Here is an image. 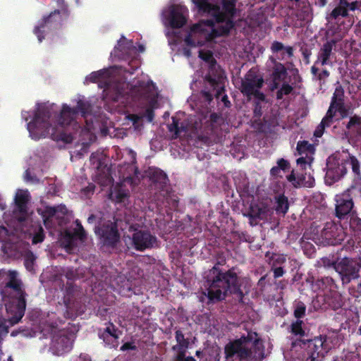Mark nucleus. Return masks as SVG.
I'll return each mask as SVG.
<instances>
[{"label": "nucleus", "instance_id": "obj_48", "mask_svg": "<svg viewBox=\"0 0 361 361\" xmlns=\"http://www.w3.org/2000/svg\"><path fill=\"white\" fill-rule=\"evenodd\" d=\"M286 178L295 188L301 187L302 185V176L296 177L294 170L291 171L290 173L286 176Z\"/></svg>", "mask_w": 361, "mask_h": 361}, {"label": "nucleus", "instance_id": "obj_22", "mask_svg": "<svg viewBox=\"0 0 361 361\" xmlns=\"http://www.w3.org/2000/svg\"><path fill=\"white\" fill-rule=\"evenodd\" d=\"M292 76L293 82L292 85H290L288 82H284L281 88L278 90L276 92V99L278 100L283 99L285 95H289L293 91V85H295L298 82H300L302 81V78L300 75L299 71L298 68H294L291 69Z\"/></svg>", "mask_w": 361, "mask_h": 361}, {"label": "nucleus", "instance_id": "obj_13", "mask_svg": "<svg viewBox=\"0 0 361 361\" xmlns=\"http://www.w3.org/2000/svg\"><path fill=\"white\" fill-rule=\"evenodd\" d=\"M235 5V0H222L223 11L221 12L226 15V20L222 22L225 23L224 25H220L218 28L212 30L214 37L227 35L234 27V22L232 18L236 13Z\"/></svg>", "mask_w": 361, "mask_h": 361}, {"label": "nucleus", "instance_id": "obj_5", "mask_svg": "<svg viewBox=\"0 0 361 361\" xmlns=\"http://www.w3.org/2000/svg\"><path fill=\"white\" fill-rule=\"evenodd\" d=\"M264 80L257 71L250 69L241 80L240 92L248 101L251 99L266 100V95L261 91Z\"/></svg>", "mask_w": 361, "mask_h": 361}, {"label": "nucleus", "instance_id": "obj_63", "mask_svg": "<svg viewBox=\"0 0 361 361\" xmlns=\"http://www.w3.org/2000/svg\"><path fill=\"white\" fill-rule=\"evenodd\" d=\"M95 190V185L93 183H89V185L82 189V192L87 195L89 193H93Z\"/></svg>", "mask_w": 361, "mask_h": 361}, {"label": "nucleus", "instance_id": "obj_11", "mask_svg": "<svg viewBox=\"0 0 361 361\" xmlns=\"http://www.w3.org/2000/svg\"><path fill=\"white\" fill-rule=\"evenodd\" d=\"M348 161L337 156L331 155L326 161L325 182L332 185L342 178L347 173Z\"/></svg>", "mask_w": 361, "mask_h": 361}, {"label": "nucleus", "instance_id": "obj_37", "mask_svg": "<svg viewBox=\"0 0 361 361\" xmlns=\"http://www.w3.org/2000/svg\"><path fill=\"white\" fill-rule=\"evenodd\" d=\"M116 334H122V331L110 322L106 324V326L105 328L99 329L98 330V336L99 338H102L103 336H112Z\"/></svg>", "mask_w": 361, "mask_h": 361}, {"label": "nucleus", "instance_id": "obj_43", "mask_svg": "<svg viewBox=\"0 0 361 361\" xmlns=\"http://www.w3.org/2000/svg\"><path fill=\"white\" fill-rule=\"evenodd\" d=\"M345 160L348 161V165L351 166L352 171L355 177L360 178V163L358 159L355 156L350 155L349 158Z\"/></svg>", "mask_w": 361, "mask_h": 361}, {"label": "nucleus", "instance_id": "obj_50", "mask_svg": "<svg viewBox=\"0 0 361 361\" xmlns=\"http://www.w3.org/2000/svg\"><path fill=\"white\" fill-rule=\"evenodd\" d=\"M55 139L57 141H62L66 144H71L73 141V136L71 133H67L66 132H61L59 133Z\"/></svg>", "mask_w": 361, "mask_h": 361}, {"label": "nucleus", "instance_id": "obj_39", "mask_svg": "<svg viewBox=\"0 0 361 361\" xmlns=\"http://www.w3.org/2000/svg\"><path fill=\"white\" fill-rule=\"evenodd\" d=\"M122 334H114L112 336H103L102 338H101L103 342L104 343V345L106 347H108L109 348H114L116 349L119 345V337L120 335Z\"/></svg>", "mask_w": 361, "mask_h": 361}, {"label": "nucleus", "instance_id": "obj_18", "mask_svg": "<svg viewBox=\"0 0 361 361\" xmlns=\"http://www.w3.org/2000/svg\"><path fill=\"white\" fill-rule=\"evenodd\" d=\"M29 202V195L27 192L18 193L15 197L16 208L13 211L15 217L18 221L23 222L26 220L27 216V203Z\"/></svg>", "mask_w": 361, "mask_h": 361}, {"label": "nucleus", "instance_id": "obj_20", "mask_svg": "<svg viewBox=\"0 0 361 361\" xmlns=\"http://www.w3.org/2000/svg\"><path fill=\"white\" fill-rule=\"evenodd\" d=\"M200 11L204 13H212L216 22H223L226 20L225 14L222 13L219 6L213 5L209 0H193Z\"/></svg>", "mask_w": 361, "mask_h": 361}, {"label": "nucleus", "instance_id": "obj_16", "mask_svg": "<svg viewBox=\"0 0 361 361\" xmlns=\"http://www.w3.org/2000/svg\"><path fill=\"white\" fill-rule=\"evenodd\" d=\"M157 243V237L147 230H136L132 235L133 246L137 251L151 249Z\"/></svg>", "mask_w": 361, "mask_h": 361}, {"label": "nucleus", "instance_id": "obj_49", "mask_svg": "<svg viewBox=\"0 0 361 361\" xmlns=\"http://www.w3.org/2000/svg\"><path fill=\"white\" fill-rule=\"evenodd\" d=\"M301 157L297 159L296 163L300 166L302 169H306L307 165H310L314 160L313 156L300 155Z\"/></svg>", "mask_w": 361, "mask_h": 361}, {"label": "nucleus", "instance_id": "obj_58", "mask_svg": "<svg viewBox=\"0 0 361 361\" xmlns=\"http://www.w3.org/2000/svg\"><path fill=\"white\" fill-rule=\"evenodd\" d=\"M144 117H145L148 122H152L154 118V111L152 106L147 107L143 115Z\"/></svg>", "mask_w": 361, "mask_h": 361}, {"label": "nucleus", "instance_id": "obj_24", "mask_svg": "<svg viewBox=\"0 0 361 361\" xmlns=\"http://www.w3.org/2000/svg\"><path fill=\"white\" fill-rule=\"evenodd\" d=\"M334 41H328L324 43L320 49L319 54L315 64L320 63L322 66L326 65L332 52Z\"/></svg>", "mask_w": 361, "mask_h": 361}, {"label": "nucleus", "instance_id": "obj_40", "mask_svg": "<svg viewBox=\"0 0 361 361\" xmlns=\"http://www.w3.org/2000/svg\"><path fill=\"white\" fill-rule=\"evenodd\" d=\"M74 111H75V114L78 115L79 113L82 114V116H85V115L90 110V104L89 102L83 100L79 99L77 102V105L75 107L72 108Z\"/></svg>", "mask_w": 361, "mask_h": 361}, {"label": "nucleus", "instance_id": "obj_17", "mask_svg": "<svg viewBox=\"0 0 361 361\" xmlns=\"http://www.w3.org/2000/svg\"><path fill=\"white\" fill-rule=\"evenodd\" d=\"M147 176L151 181V187L158 190L160 194L166 189L170 188L167 175L160 169L150 167L147 171Z\"/></svg>", "mask_w": 361, "mask_h": 361}, {"label": "nucleus", "instance_id": "obj_30", "mask_svg": "<svg viewBox=\"0 0 361 361\" xmlns=\"http://www.w3.org/2000/svg\"><path fill=\"white\" fill-rule=\"evenodd\" d=\"M171 120L172 122L168 125V130L169 132L173 133L172 138L176 139L182 132H185L186 130V128L183 123L180 126L179 119L176 116H173Z\"/></svg>", "mask_w": 361, "mask_h": 361}, {"label": "nucleus", "instance_id": "obj_9", "mask_svg": "<svg viewBox=\"0 0 361 361\" xmlns=\"http://www.w3.org/2000/svg\"><path fill=\"white\" fill-rule=\"evenodd\" d=\"M354 188L338 193L334 197L335 216L338 219H344L356 211L354 210Z\"/></svg>", "mask_w": 361, "mask_h": 361}, {"label": "nucleus", "instance_id": "obj_25", "mask_svg": "<svg viewBox=\"0 0 361 361\" xmlns=\"http://www.w3.org/2000/svg\"><path fill=\"white\" fill-rule=\"evenodd\" d=\"M334 116L331 113V109L329 108L325 116L322 118L321 123L317 127L314 132V136L316 137H321L325 130L326 128H329L334 122Z\"/></svg>", "mask_w": 361, "mask_h": 361}, {"label": "nucleus", "instance_id": "obj_28", "mask_svg": "<svg viewBox=\"0 0 361 361\" xmlns=\"http://www.w3.org/2000/svg\"><path fill=\"white\" fill-rule=\"evenodd\" d=\"M345 128L355 136L361 137V116L356 114L350 116Z\"/></svg>", "mask_w": 361, "mask_h": 361}, {"label": "nucleus", "instance_id": "obj_8", "mask_svg": "<svg viewBox=\"0 0 361 361\" xmlns=\"http://www.w3.org/2000/svg\"><path fill=\"white\" fill-rule=\"evenodd\" d=\"M114 219V221H108L94 228L95 233L99 236L104 246L111 249L117 247L121 239L118 219L115 218Z\"/></svg>", "mask_w": 361, "mask_h": 361}, {"label": "nucleus", "instance_id": "obj_38", "mask_svg": "<svg viewBox=\"0 0 361 361\" xmlns=\"http://www.w3.org/2000/svg\"><path fill=\"white\" fill-rule=\"evenodd\" d=\"M340 16L343 18L348 16V6L337 5L329 14L328 19L336 20Z\"/></svg>", "mask_w": 361, "mask_h": 361}, {"label": "nucleus", "instance_id": "obj_14", "mask_svg": "<svg viewBox=\"0 0 361 361\" xmlns=\"http://www.w3.org/2000/svg\"><path fill=\"white\" fill-rule=\"evenodd\" d=\"M202 59L204 61H209L211 59L208 72L204 77V80L214 90H216V96H219L221 94V90H223V87H220V84L224 79V71L217 64L216 61L212 58V55L202 57Z\"/></svg>", "mask_w": 361, "mask_h": 361}, {"label": "nucleus", "instance_id": "obj_4", "mask_svg": "<svg viewBox=\"0 0 361 361\" xmlns=\"http://www.w3.org/2000/svg\"><path fill=\"white\" fill-rule=\"evenodd\" d=\"M299 345L305 351L306 361H322L333 347V339L326 335H319L310 339H299L293 343Z\"/></svg>", "mask_w": 361, "mask_h": 361}, {"label": "nucleus", "instance_id": "obj_45", "mask_svg": "<svg viewBox=\"0 0 361 361\" xmlns=\"http://www.w3.org/2000/svg\"><path fill=\"white\" fill-rule=\"evenodd\" d=\"M303 322L300 319H297L293 322L290 325L291 333L295 336L302 337L305 336V331L302 328Z\"/></svg>", "mask_w": 361, "mask_h": 361}, {"label": "nucleus", "instance_id": "obj_23", "mask_svg": "<svg viewBox=\"0 0 361 361\" xmlns=\"http://www.w3.org/2000/svg\"><path fill=\"white\" fill-rule=\"evenodd\" d=\"M244 215L249 218L251 226H256L259 221L263 220L266 217V210L259 206L257 204H250L248 210Z\"/></svg>", "mask_w": 361, "mask_h": 361}, {"label": "nucleus", "instance_id": "obj_56", "mask_svg": "<svg viewBox=\"0 0 361 361\" xmlns=\"http://www.w3.org/2000/svg\"><path fill=\"white\" fill-rule=\"evenodd\" d=\"M59 10L61 11V15L68 16V5L65 2V0H56Z\"/></svg>", "mask_w": 361, "mask_h": 361}, {"label": "nucleus", "instance_id": "obj_61", "mask_svg": "<svg viewBox=\"0 0 361 361\" xmlns=\"http://www.w3.org/2000/svg\"><path fill=\"white\" fill-rule=\"evenodd\" d=\"M201 95L204 98V99L209 103L213 100V94L209 91L202 90Z\"/></svg>", "mask_w": 361, "mask_h": 361}, {"label": "nucleus", "instance_id": "obj_55", "mask_svg": "<svg viewBox=\"0 0 361 361\" xmlns=\"http://www.w3.org/2000/svg\"><path fill=\"white\" fill-rule=\"evenodd\" d=\"M277 166L281 171L286 172L290 169V164L288 160H286L283 158H281L277 160Z\"/></svg>", "mask_w": 361, "mask_h": 361}, {"label": "nucleus", "instance_id": "obj_33", "mask_svg": "<svg viewBox=\"0 0 361 361\" xmlns=\"http://www.w3.org/2000/svg\"><path fill=\"white\" fill-rule=\"evenodd\" d=\"M175 338L178 344L172 347L173 350L178 352L179 350H186L188 348L189 340L185 338L184 334L180 330L176 331Z\"/></svg>", "mask_w": 361, "mask_h": 361}, {"label": "nucleus", "instance_id": "obj_52", "mask_svg": "<svg viewBox=\"0 0 361 361\" xmlns=\"http://www.w3.org/2000/svg\"><path fill=\"white\" fill-rule=\"evenodd\" d=\"M45 235L44 232V229L42 226H39L38 228V230L34 234L32 237V243L33 244H37L39 243H42L44 239Z\"/></svg>", "mask_w": 361, "mask_h": 361}, {"label": "nucleus", "instance_id": "obj_12", "mask_svg": "<svg viewBox=\"0 0 361 361\" xmlns=\"http://www.w3.org/2000/svg\"><path fill=\"white\" fill-rule=\"evenodd\" d=\"M62 24V18L60 10H54L48 16H44L39 21L38 25L34 29V33L37 37L39 42L44 39V32L46 30H51L59 28Z\"/></svg>", "mask_w": 361, "mask_h": 361}, {"label": "nucleus", "instance_id": "obj_46", "mask_svg": "<svg viewBox=\"0 0 361 361\" xmlns=\"http://www.w3.org/2000/svg\"><path fill=\"white\" fill-rule=\"evenodd\" d=\"M286 262V257L283 255L273 254L269 258V264L270 267H282Z\"/></svg>", "mask_w": 361, "mask_h": 361}, {"label": "nucleus", "instance_id": "obj_36", "mask_svg": "<svg viewBox=\"0 0 361 361\" xmlns=\"http://www.w3.org/2000/svg\"><path fill=\"white\" fill-rule=\"evenodd\" d=\"M282 50H285L289 58L293 56V48L290 46L285 47L283 44L279 41H274L271 46V51L273 54H277Z\"/></svg>", "mask_w": 361, "mask_h": 361}, {"label": "nucleus", "instance_id": "obj_3", "mask_svg": "<svg viewBox=\"0 0 361 361\" xmlns=\"http://www.w3.org/2000/svg\"><path fill=\"white\" fill-rule=\"evenodd\" d=\"M224 354L230 361H262L265 357L262 340L255 332L230 341L225 345Z\"/></svg>", "mask_w": 361, "mask_h": 361}, {"label": "nucleus", "instance_id": "obj_31", "mask_svg": "<svg viewBox=\"0 0 361 361\" xmlns=\"http://www.w3.org/2000/svg\"><path fill=\"white\" fill-rule=\"evenodd\" d=\"M350 216L349 226L350 231L355 236L361 239V219L357 216V212H354Z\"/></svg>", "mask_w": 361, "mask_h": 361}, {"label": "nucleus", "instance_id": "obj_53", "mask_svg": "<svg viewBox=\"0 0 361 361\" xmlns=\"http://www.w3.org/2000/svg\"><path fill=\"white\" fill-rule=\"evenodd\" d=\"M105 71L100 70L98 71L92 72L88 76V80L90 82L95 83L100 80L104 77Z\"/></svg>", "mask_w": 361, "mask_h": 361}, {"label": "nucleus", "instance_id": "obj_60", "mask_svg": "<svg viewBox=\"0 0 361 361\" xmlns=\"http://www.w3.org/2000/svg\"><path fill=\"white\" fill-rule=\"evenodd\" d=\"M137 346L135 345V343L133 341L126 342V343H123L120 348V350H121V351H126V350H137Z\"/></svg>", "mask_w": 361, "mask_h": 361}, {"label": "nucleus", "instance_id": "obj_27", "mask_svg": "<svg viewBox=\"0 0 361 361\" xmlns=\"http://www.w3.org/2000/svg\"><path fill=\"white\" fill-rule=\"evenodd\" d=\"M275 210L276 214L285 215L289 209L288 197L284 194H280L275 197Z\"/></svg>", "mask_w": 361, "mask_h": 361}, {"label": "nucleus", "instance_id": "obj_32", "mask_svg": "<svg viewBox=\"0 0 361 361\" xmlns=\"http://www.w3.org/2000/svg\"><path fill=\"white\" fill-rule=\"evenodd\" d=\"M166 202L165 207H169L171 209H176L178 205V200L177 197L171 191V188L166 189L160 194Z\"/></svg>", "mask_w": 361, "mask_h": 361}, {"label": "nucleus", "instance_id": "obj_47", "mask_svg": "<svg viewBox=\"0 0 361 361\" xmlns=\"http://www.w3.org/2000/svg\"><path fill=\"white\" fill-rule=\"evenodd\" d=\"M36 259V257L34 253L31 251H28L24 256V265L27 270L32 271L34 270V263Z\"/></svg>", "mask_w": 361, "mask_h": 361}, {"label": "nucleus", "instance_id": "obj_64", "mask_svg": "<svg viewBox=\"0 0 361 361\" xmlns=\"http://www.w3.org/2000/svg\"><path fill=\"white\" fill-rule=\"evenodd\" d=\"M322 262L325 267H333L334 268V264L337 262V260L334 261L329 258L324 257L322 258Z\"/></svg>", "mask_w": 361, "mask_h": 361}, {"label": "nucleus", "instance_id": "obj_6", "mask_svg": "<svg viewBox=\"0 0 361 361\" xmlns=\"http://www.w3.org/2000/svg\"><path fill=\"white\" fill-rule=\"evenodd\" d=\"M334 269L338 273L343 284H348L360 277L361 258L343 257L337 259Z\"/></svg>", "mask_w": 361, "mask_h": 361}, {"label": "nucleus", "instance_id": "obj_34", "mask_svg": "<svg viewBox=\"0 0 361 361\" xmlns=\"http://www.w3.org/2000/svg\"><path fill=\"white\" fill-rule=\"evenodd\" d=\"M331 109L334 116L336 113H338L340 118L341 119L348 117L353 113L350 108L345 105V102L336 104Z\"/></svg>", "mask_w": 361, "mask_h": 361}, {"label": "nucleus", "instance_id": "obj_15", "mask_svg": "<svg viewBox=\"0 0 361 361\" xmlns=\"http://www.w3.org/2000/svg\"><path fill=\"white\" fill-rule=\"evenodd\" d=\"M75 223L77 227L73 231L65 230L61 234V243L68 251L73 250L77 246V240L84 241L87 238V233L81 222L76 219Z\"/></svg>", "mask_w": 361, "mask_h": 361}, {"label": "nucleus", "instance_id": "obj_57", "mask_svg": "<svg viewBox=\"0 0 361 361\" xmlns=\"http://www.w3.org/2000/svg\"><path fill=\"white\" fill-rule=\"evenodd\" d=\"M271 271L274 273V279L281 277L285 274V270L283 267H271Z\"/></svg>", "mask_w": 361, "mask_h": 361}, {"label": "nucleus", "instance_id": "obj_1", "mask_svg": "<svg viewBox=\"0 0 361 361\" xmlns=\"http://www.w3.org/2000/svg\"><path fill=\"white\" fill-rule=\"evenodd\" d=\"M223 264L224 262H217L205 277V290L203 294L208 299L207 304L223 301L230 295H235V299L242 302L244 293L239 277L234 267L227 271L220 269L219 265Z\"/></svg>", "mask_w": 361, "mask_h": 361}, {"label": "nucleus", "instance_id": "obj_62", "mask_svg": "<svg viewBox=\"0 0 361 361\" xmlns=\"http://www.w3.org/2000/svg\"><path fill=\"white\" fill-rule=\"evenodd\" d=\"M359 4H360V3H359L357 1H352V2L348 1V11L349 10L354 11L356 9H359V7H358Z\"/></svg>", "mask_w": 361, "mask_h": 361}, {"label": "nucleus", "instance_id": "obj_51", "mask_svg": "<svg viewBox=\"0 0 361 361\" xmlns=\"http://www.w3.org/2000/svg\"><path fill=\"white\" fill-rule=\"evenodd\" d=\"M262 102V100L254 99L253 115L255 118H260L262 116V106L261 104Z\"/></svg>", "mask_w": 361, "mask_h": 361}, {"label": "nucleus", "instance_id": "obj_7", "mask_svg": "<svg viewBox=\"0 0 361 361\" xmlns=\"http://www.w3.org/2000/svg\"><path fill=\"white\" fill-rule=\"evenodd\" d=\"M346 233L341 224L334 221L326 222L319 233L317 234V240L323 245H336L345 239Z\"/></svg>", "mask_w": 361, "mask_h": 361}, {"label": "nucleus", "instance_id": "obj_35", "mask_svg": "<svg viewBox=\"0 0 361 361\" xmlns=\"http://www.w3.org/2000/svg\"><path fill=\"white\" fill-rule=\"evenodd\" d=\"M343 102H345V92L342 85H338L335 88L329 108L332 109L336 104Z\"/></svg>", "mask_w": 361, "mask_h": 361}, {"label": "nucleus", "instance_id": "obj_29", "mask_svg": "<svg viewBox=\"0 0 361 361\" xmlns=\"http://www.w3.org/2000/svg\"><path fill=\"white\" fill-rule=\"evenodd\" d=\"M296 150L299 155L313 156L315 152V147L307 140L298 141Z\"/></svg>", "mask_w": 361, "mask_h": 361}, {"label": "nucleus", "instance_id": "obj_2", "mask_svg": "<svg viewBox=\"0 0 361 361\" xmlns=\"http://www.w3.org/2000/svg\"><path fill=\"white\" fill-rule=\"evenodd\" d=\"M54 107V104H38L33 119L27 124L30 137L33 140H38L50 134L51 119L53 116H56L58 124L62 126L71 124L75 119L77 116L75 111L67 104L63 105L60 114L57 116Z\"/></svg>", "mask_w": 361, "mask_h": 361}, {"label": "nucleus", "instance_id": "obj_26", "mask_svg": "<svg viewBox=\"0 0 361 361\" xmlns=\"http://www.w3.org/2000/svg\"><path fill=\"white\" fill-rule=\"evenodd\" d=\"M272 61L274 62L271 73L272 80L284 81L288 74L287 68L283 63L277 62L275 59Z\"/></svg>", "mask_w": 361, "mask_h": 361}, {"label": "nucleus", "instance_id": "obj_21", "mask_svg": "<svg viewBox=\"0 0 361 361\" xmlns=\"http://www.w3.org/2000/svg\"><path fill=\"white\" fill-rule=\"evenodd\" d=\"M130 192L128 189L123 188L121 185L117 184L110 191L109 198L117 203L126 205L128 204Z\"/></svg>", "mask_w": 361, "mask_h": 361}, {"label": "nucleus", "instance_id": "obj_41", "mask_svg": "<svg viewBox=\"0 0 361 361\" xmlns=\"http://www.w3.org/2000/svg\"><path fill=\"white\" fill-rule=\"evenodd\" d=\"M328 305L334 310H337L343 306L341 296L337 294L326 299Z\"/></svg>", "mask_w": 361, "mask_h": 361}, {"label": "nucleus", "instance_id": "obj_19", "mask_svg": "<svg viewBox=\"0 0 361 361\" xmlns=\"http://www.w3.org/2000/svg\"><path fill=\"white\" fill-rule=\"evenodd\" d=\"M184 12L185 8L178 5L171 6L168 20L172 28H180L186 23L187 18L184 15Z\"/></svg>", "mask_w": 361, "mask_h": 361}, {"label": "nucleus", "instance_id": "obj_54", "mask_svg": "<svg viewBox=\"0 0 361 361\" xmlns=\"http://www.w3.org/2000/svg\"><path fill=\"white\" fill-rule=\"evenodd\" d=\"M174 361H196L192 356H185V350H179L174 357Z\"/></svg>", "mask_w": 361, "mask_h": 361}, {"label": "nucleus", "instance_id": "obj_42", "mask_svg": "<svg viewBox=\"0 0 361 361\" xmlns=\"http://www.w3.org/2000/svg\"><path fill=\"white\" fill-rule=\"evenodd\" d=\"M311 73L317 77V80H318L320 82V85L324 84L325 82V79L329 78L330 75V73L328 70L324 69L322 72L319 73V68L315 66V65L311 67Z\"/></svg>", "mask_w": 361, "mask_h": 361}, {"label": "nucleus", "instance_id": "obj_59", "mask_svg": "<svg viewBox=\"0 0 361 361\" xmlns=\"http://www.w3.org/2000/svg\"><path fill=\"white\" fill-rule=\"evenodd\" d=\"M56 213L55 207H47L44 212L43 217L46 219L52 218Z\"/></svg>", "mask_w": 361, "mask_h": 361}, {"label": "nucleus", "instance_id": "obj_44", "mask_svg": "<svg viewBox=\"0 0 361 361\" xmlns=\"http://www.w3.org/2000/svg\"><path fill=\"white\" fill-rule=\"evenodd\" d=\"M306 305L304 302L298 301L294 304L293 315L297 319H300L305 316Z\"/></svg>", "mask_w": 361, "mask_h": 361}, {"label": "nucleus", "instance_id": "obj_10", "mask_svg": "<svg viewBox=\"0 0 361 361\" xmlns=\"http://www.w3.org/2000/svg\"><path fill=\"white\" fill-rule=\"evenodd\" d=\"M6 287L12 288L16 296L8 305L7 311L14 312L15 322H18L23 317L26 307L25 293L22 290L20 283L16 279L10 280Z\"/></svg>", "mask_w": 361, "mask_h": 361}]
</instances>
